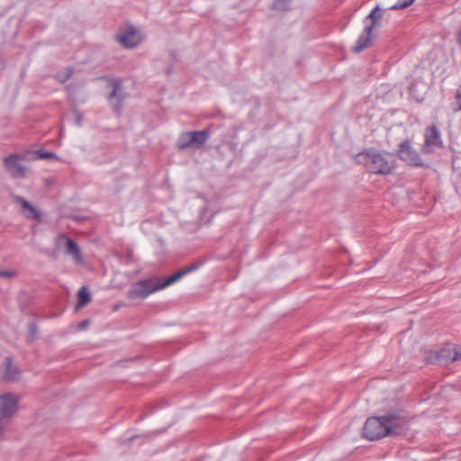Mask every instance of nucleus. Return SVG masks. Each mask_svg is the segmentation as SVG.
<instances>
[{"mask_svg": "<svg viewBox=\"0 0 461 461\" xmlns=\"http://www.w3.org/2000/svg\"><path fill=\"white\" fill-rule=\"evenodd\" d=\"M409 419L402 409L392 410L380 417L368 418L363 428V436L376 440L385 436L399 435L408 429Z\"/></svg>", "mask_w": 461, "mask_h": 461, "instance_id": "f257e3e1", "label": "nucleus"}, {"mask_svg": "<svg viewBox=\"0 0 461 461\" xmlns=\"http://www.w3.org/2000/svg\"><path fill=\"white\" fill-rule=\"evenodd\" d=\"M198 267V264L191 265L166 278L163 282H159L155 277L138 281L131 285V288L127 292V296L131 301L145 299L152 293L176 283L188 273L196 270Z\"/></svg>", "mask_w": 461, "mask_h": 461, "instance_id": "f03ea898", "label": "nucleus"}, {"mask_svg": "<svg viewBox=\"0 0 461 461\" xmlns=\"http://www.w3.org/2000/svg\"><path fill=\"white\" fill-rule=\"evenodd\" d=\"M355 159L357 164L364 165L373 174L388 175L393 168V155L375 149L358 153Z\"/></svg>", "mask_w": 461, "mask_h": 461, "instance_id": "7ed1b4c3", "label": "nucleus"}, {"mask_svg": "<svg viewBox=\"0 0 461 461\" xmlns=\"http://www.w3.org/2000/svg\"><path fill=\"white\" fill-rule=\"evenodd\" d=\"M22 155L14 153L4 158L3 164L7 173L14 178L23 179L27 177L29 168L21 163Z\"/></svg>", "mask_w": 461, "mask_h": 461, "instance_id": "20e7f679", "label": "nucleus"}, {"mask_svg": "<svg viewBox=\"0 0 461 461\" xmlns=\"http://www.w3.org/2000/svg\"><path fill=\"white\" fill-rule=\"evenodd\" d=\"M109 85L112 87V91L109 94L107 99L109 104L113 109V112L120 114L122 110V103L126 97L122 84L118 78L109 79Z\"/></svg>", "mask_w": 461, "mask_h": 461, "instance_id": "39448f33", "label": "nucleus"}, {"mask_svg": "<svg viewBox=\"0 0 461 461\" xmlns=\"http://www.w3.org/2000/svg\"><path fill=\"white\" fill-rule=\"evenodd\" d=\"M399 158L406 164L412 167H424L422 158L418 151L413 148L410 140H405L399 145Z\"/></svg>", "mask_w": 461, "mask_h": 461, "instance_id": "423d86ee", "label": "nucleus"}, {"mask_svg": "<svg viewBox=\"0 0 461 461\" xmlns=\"http://www.w3.org/2000/svg\"><path fill=\"white\" fill-rule=\"evenodd\" d=\"M55 244L58 249H64L66 253L72 257L77 264L83 263L81 251L73 240L66 235H59L56 238Z\"/></svg>", "mask_w": 461, "mask_h": 461, "instance_id": "0eeeda50", "label": "nucleus"}, {"mask_svg": "<svg viewBox=\"0 0 461 461\" xmlns=\"http://www.w3.org/2000/svg\"><path fill=\"white\" fill-rule=\"evenodd\" d=\"M442 141L440 133L437 126L431 125L426 129L425 141L422 146L421 151L424 154L432 153L437 148L441 147Z\"/></svg>", "mask_w": 461, "mask_h": 461, "instance_id": "6e6552de", "label": "nucleus"}, {"mask_svg": "<svg viewBox=\"0 0 461 461\" xmlns=\"http://www.w3.org/2000/svg\"><path fill=\"white\" fill-rule=\"evenodd\" d=\"M18 397L12 393L0 395V418L7 423L17 410Z\"/></svg>", "mask_w": 461, "mask_h": 461, "instance_id": "1a4fd4ad", "label": "nucleus"}, {"mask_svg": "<svg viewBox=\"0 0 461 461\" xmlns=\"http://www.w3.org/2000/svg\"><path fill=\"white\" fill-rule=\"evenodd\" d=\"M117 41L126 48H134L140 43L138 32L133 27L118 34Z\"/></svg>", "mask_w": 461, "mask_h": 461, "instance_id": "9d476101", "label": "nucleus"}, {"mask_svg": "<svg viewBox=\"0 0 461 461\" xmlns=\"http://www.w3.org/2000/svg\"><path fill=\"white\" fill-rule=\"evenodd\" d=\"M372 31L373 24H369L365 27L363 32L358 37L356 45L353 47L354 52L359 53L370 46L372 40Z\"/></svg>", "mask_w": 461, "mask_h": 461, "instance_id": "9b49d317", "label": "nucleus"}, {"mask_svg": "<svg viewBox=\"0 0 461 461\" xmlns=\"http://www.w3.org/2000/svg\"><path fill=\"white\" fill-rule=\"evenodd\" d=\"M5 370L3 371V379L7 382H13L20 377V370L11 362L9 357L5 358Z\"/></svg>", "mask_w": 461, "mask_h": 461, "instance_id": "f8f14e48", "label": "nucleus"}, {"mask_svg": "<svg viewBox=\"0 0 461 461\" xmlns=\"http://www.w3.org/2000/svg\"><path fill=\"white\" fill-rule=\"evenodd\" d=\"M190 132V140L193 143V148L199 149L201 148L208 140L210 136V131L208 129H204L203 131H193Z\"/></svg>", "mask_w": 461, "mask_h": 461, "instance_id": "ddd939ff", "label": "nucleus"}, {"mask_svg": "<svg viewBox=\"0 0 461 461\" xmlns=\"http://www.w3.org/2000/svg\"><path fill=\"white\" fill-rule=\"evenodd\" d=\"M20 212L27 218L40 221L41 220V211L33 205V203H21Z\"/></svg>", "mask_w": 461, "mask_h": 461, "instance_id": "4468645a", "label": "nucleus"}, {"mask_svg": "<svg viewBox=\"0 0 461 461\" xmlns=\"http://www.w3.org/2000/svg\"><path fill=\"white\" fill-rule=\"evenodd\" d=\"M91 301V294L86 286H83L78 291V302L77 308L80 309L89 303Z\"/></svg>", "mask_w": 461, "mask_h": 461, "instance_id": "2eb2a0df", "label": "nucleus"}, {"mask_svg": "<svg viewBox=\"0 0 461 461\" xmlns=\"http://www.w3.org/2000/svg\"><path fill=\"white\" fill-rule=\"evenodd\" d=\"M26 156L34 159H49L57 158V155L55 153L46 151L43 149L30 151L26 154Z\"/></svg>", "mask_w": 461, "mask_h": 461, "instance_id": "dca6fc26", "label": "nucleus"}, {"mask_svg": "<svg viewBox=\"0 0 461 461\" xmlns=\"http://www.w3.org/2000/svg\"><path fill=\"white\" fill-rule=\"evenodd\" d=\"M446 352H447L446 349H443L440 352L430 351L425 356V360L428 363H431V364L440 363L446 358V357H447Z\"/></svg>", "mask_w": 461, "mask_h": 461, "instance_id": "f3484780", "label": "nucleus"}, {"mask_svg": "<svg viewBox=\"0 0 461 461\" xmlns=\"http://www.w3.org/2000/svg\"><path fill=\"white\" fill-rule=\"evenodd\" d=\"M190 132L186 131L180 135L178 140H177V147L179 149H185L189 147H193V143L190 140Z\"/></svg>", "mask_w": 461, "mask_h": 461, "instance_id": "a211bd4d", "label": "nucleus"}, {"mask_svg": "<svg viewBox=\"0 0 461 461\" xmlns=\"http://www.w3.org/2000/svg\"><path fill=\"white\" fill-rule=\"evenodd\" d=\"M291 0H275L272 5L273 10L286 11L289 9Z\"/></svg>", "mask_w": 461, "mask_h": 461, "instance_id": "6ab92c4d", "label": "nucleus"}, {"mask_svg": "<svg viewBox=\"0 0 461 461\" xmlns=\"http://www.w3.org/2000/svg\"><path fill=\"white\" fill-rule=\"evenodd\" d=\"M367 19H372V23L373 26L375 25V23H376L377 20H380L382 18V12H381V9L378 5H376L375 7V9L368 14V16L366 17Z\"/></svg>", "mask_w": 461, "mask_h": 461, "instance_id": "aec40b11", "label": "nucleus"}, {"mask_svg": "<svg viewBox=\"0 0 461 461\" xmlns=\"http://www.w3.org/2000/svg\"><path fill=\"white\" fill-rule=\"evenodd\" d=\"M415 0H398L393 5L391 6L392 10L403 9L410 6Z\"/></svg>", "mask_w": 461, "mask_h": 461, "instance_id": "412c9836", "label": "nucleus"}, {"mask_svg": "<svg viewBox=\"0 0 461 461\" xmlns=\"http://www.w3.org/2000/svg\"><path fill=\"white\" fill-rule=\"evenodd\" d=\"M212 217V212L208 207H204L201 213V221L203 222H209Z\"/></svg>", "mask_w": 461, "mask_h": 461, "instance_id": "4be33fe9", "label": "nucleus"}, {"mask_svg": "<svg viewBox=\"0 0 461 461\" xmlns=\"http://www.w3.org/2000/svg\"><path fill=\"white\" fill-rule=\"evenodd\" d=\"M16 276V272L13 270L0 269V277L9 279Z\"/></svg>", "mask_w": 461, "mask_h": 461, "instance_id": "5701e85b", "label": "nucleus"}, {"mask_svg": "<svg viewBox=\"0 0 461 461\" xmlns=\"http://www.w3.org/2000/svg\"><path fill=\"white\" fill-rule=\"evenodd\" d=\"M451 361L461 359V348H453V355L450 357Z\"/></svg>", "mask_w": 461, "mask_h": 461, "instance_id": "b1692460", "label": "nucleus"}, {"mask_svg": "<svg viewBox=\"0 0 461 461\" xmlns=\"http://www.w3.org/2000/svg\"><path fill=\"white\" fill-rule=\"evenodd\" d=\"M456 100H457V111L461 110V86L458 87L456 91Z\"/></svg>", "mask_w": 461, "mask_h": 461, "instance_id": "393cba45", "label": "nucleus"}, {"mask_svg": "<svg viewBox=\"0 0 461 461\" xmlns=\"http://www.w3.org/2000/svg\"><path fill=\"white\" fill-rule=\"evenodd\" d=\"M73 75V69L71 68H67V75L66 77L62 80L63 82L69 79Z\"/></svg>", "mask_w": 461, "mask_h": 461, "instance_id": "a878e982", "label": "nucleus"}, {"mask_svg": "<svg viewBox=\"0 0 461 461\" xmlns=\"http://www.w3.org/2000/svg\"><path fill=\"white\" fill-rule=\"evenodd\" d=\"M83 116L79 113H77L76 115V124L78 126L82 125Z\"/></svg>", "mask_w": 461, "mask_h": 461, "instance_id": "bb28decb", "label": "nucleus"}, {"mask_svg": "<svg viewBox=\"0 0 461 461\" xmlns=\"http://www.w3.org/2000/svg\"><path fill=\"white\" fill-rule=\"evenodd\" d=\"M16 202L23 203V202H27V200H25L24 198H23L21 196H18V197H16Z\"/></svg>", "mask_w": 461, "mask_h": 461, "instance_id": "cd10ccee", "label": "nucleus"}, {"mask_svg": "<svg viewBox=\"0 0 461 461\" xmlns=\"http://www.w3.org/2000/svg\"><path fill=\"white\" fill-rule=\"evenodd\" d=\"M170 73H171V68H168L167 69V74H170Z\"/></svg>", "mask_w": 461, "mask_h": 461, "instance_id": "c85d7f7f", "label": "nucleus"}, {"mask_svg": "<svg viewBox=\"0 0 461 461\" xmlns=\"http://www.w3.org/2000/svg\"><path fill=\"white\" fill-rule=\"evenodd\" d=\"M81 325H82L83 327H86V322H82V323H81Z\"/></svg>", "mask_w": 461, "mask_h": 461, "instance_id": "c756f323", "label": "nucleus"}]
</instances>
